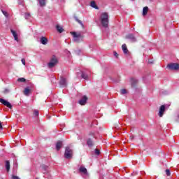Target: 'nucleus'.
<instances>
[{
    "label": "nucleus",
    "mask_w": 179,
    "mask_h": 179,
    "mask_svg": "<svg viewBox=\"0 0 179 179\" xmlns=\"http://www.w3.org/2000/svg\"><path fill=\"white\" fill-rule=\"evenodd\" d=\"M100 20L103 27H108V13H102L100 16Z\"/></svg>",
    "instance_id": "f257e3e1"
},
{
    "label": "nucleus",
    "mask_w": 179,
    "mask_h": 179,
    "mask_svg": "<svg viewBox=\"0 0 179 179\" xmlns=\"http://www.w3.org/2000/svg\"><path fill=\"white\" fill-rule=\"evenodd\" d=\"M73 37V40L76 43H80V41H83V35L80 33L76 32H71Z\"/></svg>",
    "instance_id": "f03ea898"
},
{
    "label": "nucleus",
    "mask_w": 179,
    "mask_h": 179,
    "mask_svg": "<svg viewBox=\"0 0 179 179\" xmlns=\"http://www.w3.org/2000/svg\"><path fill=\"white\" fill-rule=\"evenodd\" d=\"M57 64H58V58H57V56L53 55L52 56L50 62L48 64V68H54Z\"/></svg>",
    "instance_id": "7ed1b4c3"
},
{
    "label": "nucleus",
    "mask_w": 179,
    "mask_h": 179,
    "mask_svg": "<svg viewBox=\"0 0 179 179\" xmlns=\"http://www.w3.org/2000/svg\"><path fill=\"white\" fill-rule=\"evenodd\" d=\"M73 155V151L69 148V147H66L64 152V157L66 159H72V155Z\"/></svg>",
    "instance_id": "20e7f679"
},
{
    "label": "nucleus",
    "mask_w": 179,
    "mask_h": 179,
    "mask_svg": "<svg viewBox=\"0 0 179 179\" xmlns=\"http://www.w3.org/2000/svg\"><path fill=\"white\" fill-rule=\"evenodd\" d=\"M168 68L171 71H178V69H179V64L177 63H171L168 64Z\"/></svg>",
    "instance_id": "39448f33"
},
{
    "label": "nucleus",
    "mask_w": 179,
    "mask_h": 179,
    "mask_svg": "<svg viewBox=\"0 0 179 179\" xmlns=\"http://www.w3.org/2000/svg\"><path fill=\"white\" fill-rule=\"evenodd\" d=\"M0 103H1V104H3V106H6V107H8V108H12V104H10L9 101L2 98H0Z\"/></svg>",
    "instance_id": "423d86ee"
},
{
    "label": "nucleus",
    "mask_w": 179,
    "mask_h": 179,
    "mask_svg": "<svg viewBox=\"0 0 179 179\" xmlns=\"http://www.w3.org/2000/svg\"><path fill=\"white\" fill-rule=\"evenodd\" d=\"M164 111H166V105H162L159 108V116L163 117V115L164 114Z\"/></svg>",
    "instance_id": "0eeeda50"
},
{
    "label": "nucleus",
    "mask_w": 179,
    "mask_h": 179,
    "mask_svg": "<svg viewBox=\"0 0 179 179\" xmlns=\"http://www.w3.org/2000/svg\"><path fill=\"white\" fill-rule=\"evenodd\" d=\"M87 101V96H83L81 99L79 100V104L80 106H85Z\"/></svg>",
    "instance_id": "6e6552de"
},
{
    "label": "nucleus",
    "mask_w": 179,
    "mask_h": 179,
    "mask_svg": "<svg viewBox=\"0 0 179 179\" xmlns=\"http://www.w3.org/2000/svg\"><path fill=\"white\" fill-rule=\"evenodd\" d=\"M59 83L62 87H66V79L65 78L62 77Z\"/></svg>",
    "instance_id": "1a4fd4ad"
},
{
    "label": "nucleus",
    "mask_w": 179,
    "mask_h": 179,
    "mask_svg": "<svg viewBox=\"0 0 179 179\" xmlns=\"http://www.w3.org/2000/svg\"><path fill=\"white\" fill-rule=\"evenodd\" d=\"M40 41H41V44L45 45L47 43H48V39L46 37L42 36L41 37Z\"/></svg>",
    "instance_id": "9d476101"
},
{
    "label": "nucleus",
    "mask_w": 179,
    "mask_h": 179,
    "mask_svg": "<svg viewBox=\"0 0 179 179\" xmlns=\"http://www.w3.org/2000/svg\"><path fill=\"white\" fill-rule=\"evenodd\" d=\"M127 38H129V40H131V41H132V43H135V41H136V38H135L134 34L127 35Z\"/></svg>",
    "instance_id": "9b49d317"
},
{
    "label": "nucleus",
    "mask_w": 179,
    "mask_h": 179,
    "mask_svg": "<svg viewBox=\"0 0 179 179\" xmlns=\"http://www.w3.org/2000/svg\"><path fill=\"white\" fill-rule=\"evenodd\" d=\"M10 31H11L15 41H19V38L17 37V34L13 29H10Z\"/></svg>",
    "instance_id": "f8f14e48"
},
{
    "label": "nucleus",
    "mask_w": 179,
    "mask_h": 179,
    "mask_svg": "<svg viewBox=\"0 0 179 179\" xmlns=\"http://www.w3.org/2000/svg\"><path fill=\"white\" fill-rule=\"evenodd\" d=\"M122 50L124 54H128V48H127L126 44H123L122 45Z\"/></svg>",
    "instance_id": "ddd939ff"
},
{
    "label": "nucleus",
    "mask_w": 179,
    "mask_h": 179,
    "mask_svg": "<svg viewBox=\"0 0 179 179\" xmlns=\"http://www.w3.org/2000/svg\"><path fill=\"white\" fill-rule=\"evenodd\" d=\"M29 94H30V87H27L24 90V96H29Z\"/></svg>",
    "instance_id": "4468645a"
},
{
    "label": "nucleus",
    "mask_w": 179,
    "mask_h": 179,
    "mask_svg": "<svg viewBox=\"0 0 179 179\" xmlns=\"http://www.w3.org/2000/svg\"><path fill=\"white\" fill-rule=\"evenodd\" d=\"M149 10V8L148 6H145L143 9V16H146L148 15V12Z\"/></svg>",
    "instance_id": "2eb2a0df"
},
{
    "label": "nucleus",
    "mask_w": 179,
    "mask_h": 179,
    "mask_svg": "<svg viewBox=\"0 0 179 179\" xmlns=\"http://www.w3.org/2000/svg\"><path fill=\"white\" fill-rule=\"evenodd\" d=\"M131 87H135V85L138 83V80L135 78H131Z\"/></svg>",
    "instance_id": "dca6fc26"
},
{
    "label": "nucleus",
    "mask_w": 179,
    "mask_h": 179,
    "mask_svg": "<svg viewBox=\"0 0 179 179\" xmlns=\"http://www.w3.org/2000/svg\"><path fill=\"white\" fill-rule=\"evenodd\" d=\"M61 148H62V141H58L56 143V149H57V150H59V149H61Z\"/></svg>",
    "instance_id": "f3484780"
},
{
    "label": "nucleus",
    "mask_w": 179,
    "mask_h": 179,
    "mask_svg": "<svg viewBox=\"0 0 179 179\" xmlns=\"http://www.w3.org/2000/svg\"><path fill=\"white\" fill-rule=\"evenodd\" d=\"M79 170L80 173H83L84 174H87V169H86V168H85L84 166L80 167Z\"/></svg>",
    "instance_id": "a211bd4d"
},
{
    "label": "nucleus",
    "mask_w": 179,
    "mask_h": 179,
    "mask_svg": "<svg viewBox=\"0 0 179 179\" xmlns=\"http://www.w3.org/2000/svg\"><path fill=\"white\" fill-rule=\"evenodd\" d=\"M6 170L7 171H9V170H10V163L9 162V161H6Z\"/></svg>",
    "instance_id": "6ab92c4d"
},
{
    "label": "nucleus",
    "mask_w": 179,
    "mask_h": 179,
    "mask_svg": "<svg viewBox=\"0 0 179 179\" xmlns=\"http://www.w3.org/2000/svg\"><path fill=\"white\" fill-rule=\"evenodd\" d=\"M81 77L83 78V79H85V80H87V79H89V76L85 72L81 73Z\"/></svg>",
    "instance_id": "aec40b11"
},
{
    "label": "nucleus",
    "mask_w": 179,
    "mask_h": 179,
    "mask_svg": "<svg viewBox=\"0 0 179 179\" xmlns=\"http://www.w3.org/2000/svg\"><path fill=\"white\" fill-rule=\"evenodd\" d=\"M56 29H57V31H59V33H62L64 31V29L62 28V27H61L59 25H57Z\"/></svg>",
    "instance_id": "412c9836"
},
{
    "label": "nucleus",
    "mask_w": 179,
    "mask_h": 179,
    "mask_svg": "<svg viewBox=\"0 0 179 179\" xmlns=\"http://www.w3.org/2000/svg\"><path fill=\"white\" fill-rule=\"evenodd\" d=\"M90 6H92V8H94V9H99V7H97V5H96L95 1H91Z\"/></svg>",
    "instance_id": "4be33fe9"
},
{
    "label": "nucleus",
    "mask_w": 179,
    "mask_h": 179,
    "mask_svg": "<svg viewBox=\"0 0 179 179\" xmlns=\"http://www.w3.org/2000/svg\"><path fill=\"white\" fill-rule=\"evenodd\" d=\"M40 4V6H45V0H38Z\"/></svg>",
    "instance_id": "5701e85b"
},
{
    "label": "nucleus",
    "mask_w": 179,
    "mask_h": 179,
    "mask_svg": "<svg viewBox=\"0 0 179 179\" xmlns=\"http://www.w3.org/2000/svg\"><path fill=\"white\" fill-rule=\"evenodd\" d=\"M87 144L88 145V146H93V141H92L90 139H88L87 141Z\"/></svg>",
    "instance_id": "b1692460"
},
{
    "label": "nucleus",
    "mask_w": 179,
    "mask_h": 179,
    "mask_svg": "<svg viewBox=\"0 0 179 179\" xmlns=\"http://www.w3.org/2000/svg\"><path fill=\"white\" fill-rule=\"evenodd\" d=\"M31 17V15H30V13H25V15H24L25 19H30Z\"/></svg>",
    "instance_id": "393cba45"
},
{
    "label": "nucleus",
    "mask_w": 179,
    "mask_h": 179,
    "mask_svg": "<svg viewBox=\"0 0 179 179\" xmlns=\"http://www.w3.org/2000/svg\"><path fill=\"white\" fill-rule=\"evenodd\" d=\"M18 82L24 83L26 82V79L24 78H20L17 79Z\"/></svg>",
    "instance_id": "a878e982"
},
{
    "label": "nucleus",
    "mask_w": 179,
    "mask_h": 179,
    "mask_svg": "<svg viewBox=\"0 0 179 179\" xmlns=\"http://www.w3.org/2000/svg\"><path fill=\"white\" fill-rule=\"evenodd\" d=\"M120 93L121 94H127V90L125 89L121 90Z\"/></svg>",
    "instance_id": "bb28decb"
},
{
    "label": "nucleus",
    "mask_w": 179,
    "mask_h": 179,
    "mask_svg": "<svg viewBox=\"0 0 179 179\" xmlns=\"http://www.w3.org/2000/svg\"><path fill=\"white\" fill-rule=\"evenodd\" d=\"M165 173H166V176H170V175L171 174V173H170V169H166V170L165 171Z\"/></svg>",
    "instance_id": "cd10ccee"
},
{
    "label": "nucleus",
    "mask_w": 179,
    "mask_h": 179,
    "mask_svg": "<svg viewBox=\"0 0 179 179\" xmlns=\"http://www.w3.org/2000/svg\"><path fill=\"white\" fill-rule=\"evenodd\" d=\"M34 115H36V117L38 116V110H34Z\"/></svg>",
    "instance_id": "c85d7f7f"
},
{
    "label": "nucleus",
    "mask_w": 179,
    "mask_h": 179,
    "mask_svg": "<svg viewBox=\"0 0 179 179\" xmlns=\"http://www.w3.org/2000/svg\"><path fill=\"white\" fill-rule=\"evenodd\" d=\"M95 155H100V150H99L98 149H95Z\"/></svg>",
    "instance_id": "c756f323"
},
{
    "label": "nucleus",
    "mask_w": 179,
    "mask_h": 179,
    "mask_svg": "<svg viewBox=\"0 0 179 179\" xmlns=\"http://www.w3.org/2000/svg\"><path fill=\"white\" fill-rule=\"evenodd\" d=\"M21 62L24 64L26 65V60L24 59H21Z\"/></svg>",
    "instance_id": "7c9ffc66"
},
{
    "label": "nucleus",
    "mask_w": 179,
    "mask_h": 179,
    "mask_svg": "<svg viewBox=\"0 0 179 179\" xmlns=\"http://www.w3.org/2000/svg\"><path fill=\"white\" fill-rule=\"evenodd\" d=\"M113 54L116 58H118V53H117V52H114Z\"/></svg>",
    "instance_id": "2f4dec72"
},
{
    "label": "nucleus",
    "mask_w": 179,
    "mask_h": 179,
    "mask_svg": "<svg viewBox=\"0 0 179 179\" xmlns=\"http://www.w3.org/2000/svg\"><path fill=\"white\" fill-rule=\"evenodd\" d=\"M12 179H20V178L16 176H13Z\"/></svg>",
    "instance_id": "473e14b6"
},
{
    "label": "nucleus",
    "mask_w": 179,
    "mask_h": 179,
    "mask_svg": "<svg viewBox=\"0 0 179 179\" xmlns=\"http://www.w3.org/2000/svg\"><path fill=\"white\" fill-rule=\"evenodd\" d=\"M4 16H6V17H8V13L5 12V11H2Z\"/></svg>",
    "instance_id": "72a5a7b5"
},
{
    "label": "nucleus",
    "mask_w": 179,
    "mask_h": 179,
    "mask_svg": "<svg viewBox=\"0 0 179 179\" xmlns=\"http://www.w3.org/2000/svg\"><path fill=\"white\" fill-rule=\"evenodd\" d=\"M77 22L81 24V26H83V23H82V21H80V20H77Z\"/></svg>",
    "instance_id": "f704fd0d"
},
{
    "label": "nucleus",
    "mask_w": 179,
    "mask_h": 179,
    "mask_svg": "<svg viewBox=\"0 0 179 179\" xmlns=\"http://www.w3.org/2000/svg\"><path fill=\"white\" fill-rule=\"evenodd\" d=\"M153 62H154V61H153V59H150L148 60V63H149V64H153Z\"/></svg>",
    "instance_id": "c9c22d12"
},
{
    "label": "nucleus",
    "mask_w": 179,
    "mask_h": 179,
    "mask_svg": "<svg viewBox=\"0 0 179 179\" xmlns=\"http://www.w3.org/2000/svg\"><path fill=\"white\" fill-rule=\"evenodd\" d=\"M42 168H43L44 170H47L48 169V166H42Z\"/></svg>",
    "instance_id": "e433bc0d"
},
{
    "label": "nucleus",
    "mask_w": 179,
    "mask_h": 179,
    "mask_svg": "<svg viewBox=\"0 0 179 179\" xmlns=\"http://www.w3.org/2000/svg\"><path fill=\"white\" fill-rule=\"evenodd\" d=\"M0 129H2V123L0 122Z\"/></svg>",
    "instance_id": "4c0bfd02"
},
{
    "label": "nucleus",
    "mask_w": 179,
    "mask_h": 179,
    "mask_svg": "<svg viewBox=\"0 0 179 179\" xmlns=\"http://www.w3.org/2000/svg\"><path fill=\"white\" fill-rule=\"evenodd\" d=\"M77 76H78V77H79V73H78V74H77Z\"/></svg>",
    "instance_id": "58836bf2"
},
{
    "label": "nucleus",
    "mask_w": 179,
    "mask_h": 179,
    "mask_svg": "<svg viewBox=\"0 0 179 179\" xmlns=\"http://www.w3.org/2000/svg\"><path fill=\"white\" fill-rule=\"evenodd\" d=\"M6 92H8V90H6Z\"/></svg>",
    "instance_id": "ea45409f"
},
{
    "label": "nucleus",
    "mask_w": 179,
    "mask_h": 179,
    "mask_svg": "<svg viewBox=\"0 0 179 179\" xmlns=\"http://www.w3.org/2000/svg\"><path fill=\"white\" fill-rule=\"evenodd\" d=\"M178 118H179V115H178Z\"/></svg>",
    "instance_id": "a19ab883"
},
{
    "label": "nucleus",
    "mask_w": 179,
    "mask_h": 179,
    "mask_svg": "<svg viewBox=\"0 0 179 179\" xmlns=\"http://www.w3.org/2000/svg\"><path fill=\"white\" fill-rule=\"evenodd\" d=\"M36 179H38V178H36Z\"/></svg>",
    "instance_id": "79ce46f5"
}]
</instances>
